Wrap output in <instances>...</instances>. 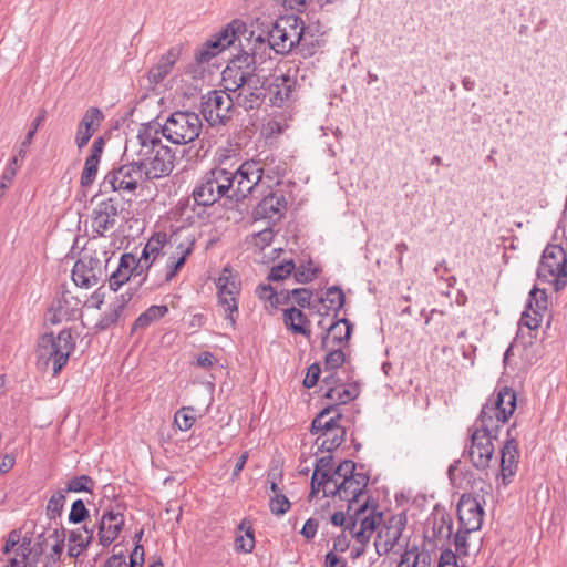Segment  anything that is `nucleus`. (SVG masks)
<instances>
[{
    "mask_svg": "<svg viewBox=\"0 0 567 567\" xmlns=\"http://www.w3.org/2000/svg\"><path fill=\"white\" fill-rule=\"evenodd\" d=\"M360 390L357 383L336 384L326 391L324 398L333 400L338 404H346L357 399Z\"/></svg>",
    "mask_w": 567,
    "mask_h": 567,
    "instance_id": "nucleus-35",
    "label": "nucleus"
},
{
    "mask_svg": "<svg viewBox=\"0 0 567 567\" xmlns=\"http://www.w3.org/2000/svg\"><path fill=\"white\" fill-rule=\"evenodd\" d=\"M357 474L358 473H355V463L351 460H346L336 467V475L343 476V480L350 476H357Z\"/></svg>",
    "mask_w": 567,
    "mask_h": 567,
    "instance_id": "nucleus-62",
    "label": "nucleus"
},
{
    "mask_svg": "<svg viewBox=\"0 0 567 567\" xmlns=\"http://www.w3.org/2000/svg\"><path fill=\"white\" fill-rule=\"evenodd\" d=\"M181 55V48L173 47L165 54H163L156 64H154L147 73L150 84L156 85L165 80L172 72L175 63Z\"/></svg>",
    "mask_w": 567,
    "mask_h": 567,
    "instance_id": "nucleus-27",
    "label": "nucleus"
},
{
    "mask_svg": "<svg viewBox=\"0 0 567 567\" xmlns=\"http://www.w3.org/2000/svg\"><path fill=\"white\" fill-rule=\"evenodd\" d=\"M528 306L533 310L544 311L547 309V295L545 290L533 288L529 292Z\"/></svg>",
    "mask_w": 567,
    "mask_h": 567,
    "instance_id": "nucleus-50",
    "label": "nucleus"
},
{
    "mask_svg": "<svg viewBox=\"0 0 567 567\" xmlns=\"http://www.w3.org/2000/svg\"><path fill=\"white\" fill-rule=\"evenodd\" d=\"M405 514H398L391 516L384 522L382 528L378 532L374 540L375 550L379 556L386 555L389 553H396L398 549H402L405 544H402L403 530L406 526Z\"/></svg>",
    "mask_w": 567,
    "mask_h": 567,
    "instance_id": "nucleus-16",
    "label": "nucleus"
},
{
    "mask_svg": "<svg viewBox=\"0 0 567 567\" xmlns=\"http://www.w3.org/2000/svg\"><path fill=\"white\" fill-rule=\"evenodd\" d=\"M126 164L106 173L100 184V193L134 192L140 182L145 178V173L136 159H126Z\"/></svg>",
    "mask_w": 567,
    "mask_h": 567,
    "instance_id": "nucleus-10",
    "label": "nucleus"
},
{
    "mask_svg": "<svg viewBox=\"0 0 567 567\" xmlns=\"http://www.w3.org/2000/svg\"><path fill=\"white\" fill-rule=\"evenodd\" d=\"M265 82L255 71L247 76L243 87L233 95L236 105L244 107L246 111L257 109L261 105L265 92Z\"/></svg>",
    "mask_w": 567,
    "mask_h": 567,
    "instance_id": "nucleus-19",
    "label": "nucleus"
},
{
    "mask_svg": "<svg viewBox=\"0 0 567 567\" xmlns=\"http://www.w3.org/2000/svg\"><path fill=\"white\" fill-rule=\"evenodd\" d=\"M352 511V520L347 525V530L358 544H369L373 532L383 520V514L377 507H369L368 501Z\"/></svg>",
    "mask_w": 567,
    "mask_h": 567,
    "instance_id": "nucleus-12",
    "label": "nucleus"
},
{
    "mask_svg": "<svg viewBox=\"0 0 567 567\" xmlns=\"http://www.w3.org/2000/svg\"><path fill=\"white\" fill-rule=\"evenodd\" d=\"M256 292L260 299L268 301L272 308H276L279 303V297L270 285L258 286Z\"/></svg>",
    "mask_w": 567,
    "mask_h": 567,
    "instance_id": "nucleus-56",
    "label": "nucleus"
},
{
    "mask_svg": "<svg viewBox=\"0 0 567 567\" xmlns=\"http://www.w3.org/2000/svg\"><path fill=\"white\" fill-rule=\"evenodd\" d=\"M79 300L64 292L50 309L49 321L53 324L74 319L79 312Z\"/></svg>",
    "mask_w": 567,
    "mask_h": 567,
    "instance_id": "nucleus-29",
    "label": "nucleus"
},
{
    "mask_svg": "<svg viewBox=\"0 0 567 567\" xmlns=\"http://www.w3.org/2000/svg\"><path fill=\"white\" fill-rule=\"evenodd\" d=\"M543 315L538 310H533V315L524 312L519 320V329L516 337V346L524 347L527 351L528 346H533V339L535 336L532 331L539 328Z\"/></svg>",
    "mask_w": 567,
    "mask_h": 567,
    "instance_id": "nucleus-31",
    "label": "nucleus"
},
{
    "mask_svg": "<svg viewBox=\"0 0 567 567\" xmlns=\"http://www.w3.org/2000/svg\"><path fill=\"white\" fill-rule=\"evenodd\" d=\"M331 412H336L334 406L323 409L312 421L311 425L313 433L322 432L319 437L322 439L321 447L329 452L342 444L346 434L344 429L339 425L340 413L327 419Z\"/></svg>",
    "mask_w": 567,
    "mask_h": 567,
    "instance_id": "nucleus-14",
    "label": "nucleus"
},
{
    "mask_svg": "<svg viewBox=\"0 0 567 567\" xmlns=\"http://www.w3.org/2000/svg\"><path fill=\"white\" fill-rule=\"evenodd\" d=\"M74 347L72 333L68 329L61 330L58 336L52 332L41 336L37 348L38 368L47 371L51 367L53 375H56L66 364Z\"/></svg>",
    "mask_w": 567,
    "mask_h": 567,
    "instance_id": "nucleus-3",
    "label": "nucleus"
},
{
    "mask_svg": "<svg viewBox=\"0 0 567 567\" xmlns=\"http://www.w3.org/2000/svg\"><path fill=\"white\" fill-rule=\"evenodd\" d=\"M134 261L136 264V267H132V277L136 276H145V274H151V265H150V257L145 259V247L142 250V254L140 258H137L134 255Z\"/></svg>",
    "mask_w": 567,
    "mask_h": 567,
    "instance_id": "nucleus-57",
    "label": "nucleus"
},
{
    "mask_svg": "<svg viewBox=\"0 0 567 567\" xmlns=\"http://www.w3.org/2000/svg\"><path fill=\"white\" fill-rule=\"evenodd\" d=\"M168 313V307L165 305H153L142 312L133 323L132 331L144 330L152 323L164 318Z\"/></svg>",
    "mask_w": 567,
    "mask_h": 567,
    "instance_id": "nucleus-36",
    "label": "nucleus"
},
{
    "mask_svg": "<svg viewBox=\"0 0 567 567\" xmlns=\"http://www.w3.org/2000/svg\"><path fill=\"white\" fill-rule=\"evenodd\" d=\"M293 271L296 280L301 284L309 282L316 277V271L305 265L296 267Z\"/></svg>",
    "mask_w": 567,
    "mask_h": 567,
    "instance_id": "nucleus-63",
    "label": "nucleus"
},
{
    "mask_svg": "<svg viewBox=\"0 0 567 567\" xmlns=\"http://www.w3.org/2000/svg\"><path fill=\"white\" fill-rule=\"evenodd\" d=\"M369 478L364 474H357L341 481V495L340 499L349 503L348 512L354 508V504L359 503V498L367 487Z\"/></svg>",
    "mask_w": 567,
    "mask_h": 567,
    "instance_id": "nucleus-30",
    "label": "nucleus"
},
{
    "mask_svg": "<svg viewBox=\"0 0 567 567\" xmlns=\"http://www.w3.org/2000/svg\"><path fill=\"white\" fill-rule=\"evenodd\" d=\"M246 32L245 23L239 20L231 21L214 39L208 40L195 54L198 63H206L225 49L233 45L238 35Z\"/></svg>",
    "mask_w": 567,
    "mask_h": 567,
    "instance_id": "nucleus-17",
    "label": "nucleus"
},
{
    "mask_svg": "<svg viewBox=\"0 0 567 567\" xmlns=\"http://www.w3.org/2000/svg\"><path fill=\"white\" fill-rule=\"evenodd\" d=\"M19 158L20 156H18V154L11 158L0 177L1 181L12 184L18 169L21 167V161Z\"/></svg>",
    "mask_w": 567,
    "mask_h": 567,
    "instance_id": "nucleus-58",
    "label": "nucleus"
},
{
    "mask_svg": "<svg viewBox=\"0 0 567 567\" xmlns=\"http://www.w3.org/2000/svg\"><path fill=\"white\" fill-rule=\"evenodd\" d=\"M122 300L117 305H114L111 307L104 315L101 317L99 322L96 323V328L99 330H105L110 328L112 324L117 322L121 312L124 308L125 302L128 300L124 297V295L121 296Z\"/></svg>",
    "mask_w": 567,
    "mask_h": 567,
    "instance_id": "nucleus-39",
    "label": "nucleus"
},
{
    "mask_svg": "<svg viewBox=\"0 0 567 567\" xmlns=\"http://www.w3.org/2000/svg\"><path fill=\"white\" fill-rule=\"evenodd\" d=\"M433 533L436 537L450 538L453 533V524L451 518L441 516L440 519H436L433 525Z\"/></svg>",
    "mask_w": 567,
    "mask_h": 567,
    "instance_id": "nucleus-54",
    "label": "nucleus"
},
{
    "mask_svg": "<svg viewBox=\"0 0 567 567\" xmlns=\"http://www.w3.org/2000/svg\"><path fill=\"white\" fill-rule=\"evenodd\" d=\"M324 350L327 351L324 358V367L327 370H337L343 364L346 355L342 348L330 346V349Z\"/></svg>",
    "mask_w": 567,
    "mask_h": 567,
    "instance_id": "nucleus-44",
    "label": "nucleus"
},
{
    "mask_svg": "<svg viewBox=\"0 0 567 567\" xmlns=\"http://www.w3.org/2000/svg\"><path fill=\"white\" fill-rule=\"evenodd\" d=\"M333 458L331 456H323L317 461L313 474L315 481L322 477V474H330L333 471Z\"/></svg>",
    "mask_w": 567,
    "mask_h": 567,
    "instance_id": "nucleus-59",
    "label": "nucleus"
},
{
    "mask_svg": "<svg viewBox=\"0 0 567 567\" xmlns=\"http://www.w3.org/2000/svg\"><path fill=\"white\" fill-rule=\"evenodd\" d=\"M409 540L405 542L404 551L401 554V559L398 567H417L420 553L416 546L409 547Z\"/></svg>",
    "mask_w": 567,
    "mask_h": 567,
    "instance_id": "nucleus-49",
    "label": "nucleus"
},
{
    "mask_svg": "<svg viewBox=\"0 0 567 567\" xmlns=\"http://www.w3.org/2000/svg\"><path fill=\"white\" fill-rule=\"evenodd\" d=\"M471 431V445L467 455L473 466L477 470H485L489 466L494 455L493 439L496 437L498 427L482 422L480 417L475 421Z\"/></svg>",
    "mask_w": 567,
    "mask_h": 567,
    "instance_id": "nucleus-8",
    "label": "nucleus"
},
{
    "mask_svg": "<svg viewBox=\"0 0 567 567\" xmlns=\"http://www.w3.org/2000/svg\"><path fill=\"white\" fill-rule=\"evenodd\" d=\"M117 216V204L112 198L99 203L92 212L91 226L93 233L103 236L115 226Z\"/></svg>",
    "mask_w": 567,
    "mask_h": 567,
    "instance_id": "nucleus-21",
    "label": "nucleus"
},
{
    "mask_svg": "<svg viewBox=\"0 0 567 567\" xmlns=\"http://www.w3.org/2000/svg\"><path fill=\"white\" fill-rule=\"evenodd\" d=\"M192 250L193 243H177L166 233H155L145 244V259L150 256L151 274H145L142 284L150 281L152 289H158L171 282Z\"/></svg>",
    "mask_w": 567,
    "mask_h": 567,
    "instance_id": "nucleus-2",
    "label": "nucleus"
},
{
    "mask_svg": "<svg viewBox=\"0 0 567 567\" xmlns=\"http://www.w3.org/2000/svg\"><path fill=\"white\" fill-rule=\"evenodd\" d=\"M252 71L243 70L240 66L229 65L223 71L221 84L226 93L236 95V93L243 87L247 76Z\"/></svg>",
    "mask_w": 567,
    "mask_h": 567,
    "instance_id": "nucleus-34",
    "label": "nucleus"
},
{
    "mask_svg": "<svg viewBox=\"0 0 567 567\" xmlns=\"http://www.w3.org/2000/svg\"><path fill=\"white\" fill-rule=\"evenodd\" d=\"M274 239V233L271 229H264L255 235L254 244L256 247L264 249L269 246Z\"/></svg>",
    "mask_w": 567,
    "mask_h": 567,
    "instance_id": "nucleus-64",
    "label": "nucleus"
},
{
    "mask_svg": "<svg viewBox=\"0 0 567 567\" xmlns=\"http://www.w3.org/2000/svg\"><path fill=\"white\" fill-rule=\"evenodd\" d=\"M264 169L257 161L244 162L235 172L229 171L231 199L241 200L246 198L262 178Z\"/></svg>",
    "mask_w": 567,
    "mask_h": 567,
    "instance_id": "nucleus-15",
    "label": "nucleus"
},
{
    "mask_svg": "<svg viewBox=\"0 0 567 567\" xmlns=\"http://www.w3.org/2000/svg\"><path fill=\"white\" fill-rule=\"evenodd\" d=\"M89 517V511L82 499H76L71 506L69 514V522L79 524L84 522Z\"/></svg>",
    "mask_w": 567,
    "mask_h": 567,
    "instance_id": "nucleus-51",
    "label": "nucleus"
},
{
    "mask_svg": "<svg viewBox=\"0 0 567 567\" xmlns=\"http://www.w3.org/2000/svg\"><path fill=\"white\" fill-rule=\"evenodd\" d=\"M320 301L328 310H332L337 313L344 305V293L341 288L332 286L327 289L324 297H322Z\"/></svg>",
    "mask_w": 567,
    "mask_h": 567,
    "instance_id": "nucleus-38",
    "label": "nucleus"
},
{
    "mask_svg": "<svg viewBox=\"0 0 567 567\" xmlns=\"http://www.w3.org/2000/svg\"><path fill=\"white\" fill-rule=\"evenodd\" d=\"M507 440L501 451V478L506 486L512 483L518 465V449L512 427L507 430Z\"/></svg>",
    "mask_w": 567,
    "mask_h": 567,
    "instance_id": "nucleus-24",
    "label": "nucleus"
},
{
    "mask_svg": "<svg viewBox=\"0 0 567 567\" xmlns=\"http://www.w3.org/2000/svg\"><path fill=\"white\" fill-rule=\"evenodd\" d=\"M352 328V323L347 319H339L331 322L327 328V333L322 337V349H330V346L342 348L348 343Z\"/></svg>",
    "mask_w": 567,
    "mask_h": 567,
    "instance_id": "nucleus-26",
    "label": "nucleus"
},
{
    "mask_svg": "<svg viewBox=\"0 0 567 567\" xmlns=\"http://www.w3.org/2000/svg\"><path fill=\"white\" fill-rule=\"evenodd\" d=\"M291 295L295 298L296 303L300 308H308L310 306L312 292L309 289H306V288L292 289Z\"/></svg>",
    "mask_w": 567,
    "mask_h": 567,
    "instance_id": "nucleus-60",
    "label": "nucleus"
},
{
    "mask_svg": "<svg viewBox=\"0 0 567 567\" xmlns=\"http://www.w3.org/2000/svg\"><path fill=\"white\" fill-rule=\"evenodd\" d=\"M104 120L103 113L97 107H89L83 117L81 118L79 125L83 128H87L92 132H96Z\"/></svg>",
    "mask_w": 567,
    "mask_h": 567,
    "instance_id": "nucleus-40",
    "label": "nucleus"
},
{
    "mask_svg": "<svg viewBox=\"0 0 567 567\" xmlns=\"http://www.w3.org/2000/svg\"><path fill=\"white\" fill-rule=\"evenodd\" d=\"M457 516L458 528L465 532H477L482 527L484 509L475 497L462 495L457 504Z\"/></svg>",
    "mask_w": 567,
    "mask_h": 567,
    "instance_id": "nucleus-20",
    "label": "nucleus"
},
{
    "mask_svg": "<svg viewBox=\"0 0 567 567\" xmlns=\"http://www.w3.org/2000/svg\"><path fill=\"white\" fill-rule=\"evenodd\" d=\"M318 485L321 486L324 496L341 495V483L337 484L328 474H322Z\"/></svg>",
    "mask_w": 567,
    "mask_h": 567,
    "instance_id": "nucleus-53",
    "label": "nucleus"
},
{
    "mask_svg": "<svg viewBox=\"0 0 567 567\" xmlns=\"http://www.w3.org/2000/svg\"><path fill=\"white\" fill-rule=\"evenodd\" d=\"M45 118V111L42 110L40 114L33 120L30 130L28 131L24 140L21 142L19 150H18V156H20V159L22 161L27 155V150L30 146V144L33 141V137L39 128V126L42 124V122Z\"/></svg>",
    "mask_w": 567,
    "mask_h": 567,
    "instance_id": "nucleus-41",
    "label": "nucleus"
},
{
    "mask_svg": "<svg viewBox=\"0 0 567 567\" xmlns=\"http://www.w3.org/2000/svg\"><path fill=\"white\" fill-rule=\"evenodd\" d=\"M65 503V492L63 489L56 491L53 493V495L50 497L48 504H47V515L50 518H55L56 516L61 515V512L63 509Z\"/></svg>",
    "mask_w": 567,
    "mask_h": 567,
    "instance_id": "nucleus-47",
    "label": "nucleus"
},
{
    "mask_svg": "<svg viewBox=\"0 0 567 567\" xmlns=\"http://www.w3.org/2000/svg\"><path fill=\"white\" fill-rule=\"evenodd\" d=\"M269 507L272 514L284 515L290 508V502L284 493H278L270 498Z\"/></svg>",
    "mask_w": 567,
    "mask_h": 567,
    "instance_id": "nucleus-52",
    "label": "nucleus"
},
{
    "mask_svg": "<svg viewBox=\"0 0 567 567\" xmlns=\"http://www.w3.org/2000/svg\"><path fill=\"white\" fill-rule=\"evenodd\" d=\"M94 487V481L87 476V475H81L75 476L71 478L65 489H63L65 493L72 492V493H80V492H89L92 493V489Z\"/></svg>",
    "mask_w": 567,
    "mask_h": 567,
    "instance_id": "nucleus-43",
    "label": "nucleus"
},
{
    "mask_svg": "<svg viewBox=\"0 0 567 567\" xmlns=\"http://www.w3.org/2000/svg\"><path fill=\"white\" fill-rule=\"evenodd\" d=\"M124 526V516L120 512L106 511L97 523V540L103 547L110 546Z\"/></svg>",
    "mask_w": 567,
    "mask_h": 567,
    "instance_id": "nucleus-23",
    "label": "nucleus"
},
{
    "mask_svg": "<svg viewBox=\"0 0 567 567\" xmlns=\"http://www.w3.org/2000/svg\"><path fill=\"white\" fill-rule=\"evenodd\" d=\"M284 323L286 328L296 334L310 338V321L301 309L291 307L284 309Z\"/></svg>",
    "mask_w": 567,
    "mask_h": 567,
    "instance_id": "nucleus-32",
    "label": "nucleus"
},
{
    "mask_svg": "<svg viewBox=\"0 0 567 567\" xmlns=\"http://www.w3.org/2000/svg\"><path fill=\"white\" fill-rule=\"evenodd\" d=\"M537 276L560 290L567 285V255L561 246L548 245L543 251Z\"/></svg>",
    "mask_w": 567,
    "mask_h": 567,
    "instance_id": "nucleus-9",
    "label": "nucleus"
},
{
    "mask_svg": "<svg viewBox=\"0 0 567 567\" xmlns=\"http://www.w3.org/2000/svg\"><path fill=\"white\" fill-rule=\"evenodd\" d=\"M471 533L472 532H465L464 529L458 528V530L454 535L453 543L455 545L456 553L460 556H467L468 555V542H467V538H468V535Z\"/></svg>",
    "mask_w": 567,
    "mask_h": 567,
    "instance_id": "nucleus-55",
    "label": "nucleus"
},
{
    "mask_svg": "<svg viewBox=\"0 0 567 567\" xmlns=\"http://www.w3.org/2000/svg\"><path fill=\"white\" fill-rule=\"evenodd\" d=\"M320 372H321V369H320V365L318 363L311 364L308 368L307 374H306V377L303 379L305 388H307V389L313 388L317 384L318 380H319Z\"/></svg>",
    "mask_w": 567,
    "mask_h": 567,
    "instance_id": "nucleus-61",
    "label": "nucleus"
},
{
    "mask_svg": "<svg viewBox=\"0 0 567 567\" xmlns=\"http://www.w3.org/2000/svg\"><path fill=\"white\" fill-rule=\"evenodd\" d=\"M296 85L297 81L293 76L289 74L276 75L267 89L270 103L274 106L281 107L292 99Z\"/></svg>",
    "mask_w": 567,
    "mask_h": 567,
    "instance_id": "nucleus-25",
    "label": "nucleus"
},
{
    "mask_svg": "<svg viewBox=\"0 0 567 567\" xmlns=\"http://www.w3.org/2000/svg\"><path fill=\"white\" fill-rule=\"evenodd\" d=\"M287 208V200L281 193H271L265 196L255 209L257 217L279 219Z\"/></svg>",
    "mask_w": 567,
    "mask_h": 567,
    "instance_id": "nucleus-28",
    "label": "nucleus"
},
{
    "mask_svg": "<svg viewBox=\"0 0 567 567\" xmlns=\"http://www.w3.org/2000/svg\"><path fill=\"white\" fill-rule=\"evenodd\" d=\"M218 302L225 312V318L234 328L238 313L237 297L240 292V284L235 276L223 274L217 280Z\"/></svg>",
    "mask_w": 567,
    "mask_h": 567,
    "instance_id": "nucleus-18",
    "label": "nucleus"
},
{
    "mask_svg": "<svg viewBox=\"0 0 567 567\" xmlns=\"http://www.w3.org/2000/svg\"><path fill=\"white\" fill-rule=\"evenodd\" d=\"M3 553L9 555L6 567H27V560L31 554V539H19L16 530L11 532L6 540Z\"/></svg>",
    "mask_w": 567,
    "mask_h": 567,
    "instance_id": "nucleus-22",
    "label": "nucleus"
},
{
    "mask_svg": "<svg viewBox=\"0 0 567 567\" xmlns=\"http://www.w3.org/2000/svg\"><path fill=\"white\" fill-rule=\"evenodd\" d=\"M195 421L196 416L192 406H183L174 415V423L181 431H188Z\"/></svg>",
    "mask_w": 567,
    "mask_h": 567,
    "instance_id": "nucleus-42",
    "label": "nucleus"
},
{
    "mask_svg": "<svg viewBox=\"0 0 567 567\" xmlns=\"http://www.w3.org/2000/svg\"><path fill=\"white\" fill-rule=\"evenodd\" d=\"M267 43L276 53L287 54L295 47H308L303 21L296 16L279 18L267 34Z\"/></svg>",
    "mask_w": 567,
    "mask_h": 567,
    "instance_id": "nucleus-4",
    "label": "nucleus"
},
{
    "mask_svg": "<svg viewBox=\"0 0 567 567\" xmlns=\"http://www.w3.org/2000/svg\"><path fill=\"white\" fill-rule=\"evenodd\" d=\"M516 409V394L512 389L503 388L497 394L487 400L478 417L491 426L501 427L506 423Z\"/></svg>",
    "mask_w": 567,
    "mask_h": 567,
    "instance_id": "nucleus-11",
    "label": "nucleus"
},
{
    "mask_svg": "<svg viewBox=\"0 0 567 567\" xmlns=\"http://www.w3.org/2000/svg\"><path fill=\"white\" fill-rule=\"evenodd\" d=\"M136 267L134 255L132 252L123 254L115 271L109 278V286L113 291H117L132 277V267Z\"/></svg>",
    "mask_w": 567,
    "mask_h": 567,
    "instance_id": "nucleus-33",
    "label": "nucleus"
},
{
    "mask_svg": "<svg viewBox=\"0 0 567 567\" xmlns=\"http://www.w3.org/2000/svg\"><path fill=\"white\" fill-rule=\"evenodd\" d=\"M296 269V265L292 259L285 260L279 265H275L268 275V280L270 281H279L284 280L291 275V272Z\"/></svg>",
    "mask_w": 567,
    "mask_h": 567,
    "instance_id": "nucleus-45",
    "label": "nucleus"
},
{
    "mask_svg": "<svg viewBox=\"0 0 567 567\" xmlns=\"http://www.w3.org/2000/svg\"><path fill=\"white\" fill-rule=\"evenodd\" d=\"M110 259V252L104 248H85L72 269L74 284L81 288H91L97 285L103 278Z\"/></svg>",
    "mask_w": 567,
    "mask_h": 567,
    "instance_id": "nucleus-7",
    "label": "nucleus"
},
{
    "mask_svg": "<svg viewBox=\"0 0 567 567\" xmlns=\"http://www.w3.org/2000/svg\"><path fill=\"white\" fill-rule=\"evenodd\" d=\"M255 547V536L251 524L247 519H243L238 525L235 538V549L243 553H251Z\"/></svg>",
    "mask_w": 567,
    "mask_h": 567,
    "instance_id": "nucleus-37",
    "label": "nucleus"
},
{
    "mask_svg": "<svg viewBox=\"0 0 567 567\" xmlns=\"http://www.w3.org/2000/svg\"><path fill=\"white\" fill-rule=\"evenodd\" d=\"M99 162L93 161V158L85 159L84 168L81 173L80 183L83 187H89L95 181L99 171Z\"/></svg>",
    "mask_w": 567,
    "mask_h": 567,
    "instance_id": "nucleus-48",
    "label": "nucleus"
},
{
    "mask_svg": "<svg viewBox=\"0 0 567 567\" xmlns=\"http://www.w3.org/2000/svg\"><path fill=\"white\" fill-rule=\"evenodd\" d=\"M231 186L229 171L215 167L196 183L192 197L195 205L212 206L223 197L231 199Z\"/></svg>",
    "mask_w": 567,
    "mask_h": 567,
    "instance_id": "nucleus-5",
    "label": "nucleus"
},
{
    "mask_svg": "<svg viewBox=\"0 0 567 567\" xmlns=\"http://www.w3.org/2000/svg\"><path fill=\"white\" fill-rule=\"evenodd\" d=\"M158 130L157 121L141 124L137 134L127 138L124 147V158L136 159L148 181L166 177L175 167V153L163 144Z\"/></svg>",
    "mask_w": 567,
    "mask_h": 567,
    "instance_id": "nucleus-1",
    "label": "nucleus"
},
{
    "mask_svg": "<svg viewBox=\"0 0 567 567\" xmlns=\"http://www.w3.org/2000/svg\"><path fill=\"white\" fill-rule=\"evenodd\" d=\"M94 526L87 527L86 525L76 530H72L69 536V543L78 544L82 547H87L93 540Z\"/></svg>",
    "mask_w": 567,
    "mask_h": 567,
    "instance_id": "nucleus-46",
    "label": "nucleus"
},
{
    "mask_svg": "<svg viewBox=\"0 0 567 567\" xmlns=\"http://www.w3.org/2000/svg\"><path fill=\"white\" fill-rule=\"evenodd\" d=\"M235 105L233 95L225 91H210L202 97V114L210 126L225 125Z\"/></svg>",
    "mask_w": 567,
    "mask_h": 567,
    "instance_id": "nucleus-13",
    "label": "nucleus"
},
{
    "mask_svg": "<svg viewBox=\"0 0 567 567\" xmlns=\"http://www.w3.org/2000/svg\"><path fill=\"white\" fill-rule=\"evenodd\" d=\"M203 123L199 115L189 111H176L159 123L158 133L173 144L185 145L194 142L200 134Z\"/></svg>",
    "mask_w": 567,
    "mask_h": 567,
    "instance_id": "nucleus-6",
    "label": "nucleus"
}]
</instances>
